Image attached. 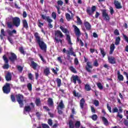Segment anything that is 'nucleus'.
Masks as SVG:
<instances>
[{"label": "nucleus", "instance_id": "1", "mask_svg": "<svg viewBox=\"0 0 128 128\" xmlns=\"http://www.w3.org/2000/svg\"><path fill=\"white\" fill-rule=\"evenodd\" d=\"M34 36L36 40V42L38 44L40 50H43L44 52H46V48H48L46 44L44 43V41L40 40V34H38V32H36L34 34Z\"/></svg>", "mask_w": 128, "mask_h": 128}, {"label": "nucleus", "instance_id": "2", "mask_svg": "<svg viewBox=\"0 0 128 128\" xmlns=\"http://www.w3.org/2000/svg\"><path fill=\"white\" fill-rule=\"evenodd\" d=\"M12 22H8L6 23L8 28H12L14 26L18 28L20 26V18L18 17H14L12 18Z\"/></svg>", "mask_w": 128, "mask_h": 128}, {"label": "nucleus", "instance_id": "3", "mask_svg": "<svg viewBox=\"0 0 128 128\" xmlns=\"http://www.w3.org/2000/svg\"><path fill=\"white\" fill-rule=\"evenodd\" d=\"M64 34H62V32H60V30H57L55 31V38L54 40L56 42V44H62V39H58V38H64Z\"/></svg>", "mask_w": 128, "mask_h": 128}, {"label": "nucleus", "instance_id": "4", "mask_svg": "<svg viewBox=\"0 0 128 128\" xmlns=\"http://www.w3.org/2000/svg\"><path fill=\"white\" fill-rule=\"evenodd\" d=\"M62 52L64 54L66 52V54H67L68 60H70V56H76V52H74V48H72V47H70V48H69V50H66V48H64L62 50Z\"/></svg>", "mask_w": 128, "mask_h": 128}, {"label": "nucleus", "instance_id": "5", "mask_svg": "<svg viewBox=\"0 0 128 128\" xmlns=\"http://www.w3.org/2000/svg\"><path fill=\"white\" fill-rule=\"evenodd\" d=\"M15 96L18 104H20V108H24V95L19 94H16Z\"/></svg>", "mask_w": 128, "mask_h": 128}, {"label": "nucleus", "instance_id": "6", "mask_svg": "<svg viewBox=\"0 0 128 128\" xmlns=\"http://www.w3.org/2000/svg\"><path fill=\"white\" fill-rule=\"evenodd\" d=\"M84 60L85 62H86V64L85 66V68L88 72H92V62H88V60L86 58V56H84Z\"/></svg>", "mask_w": 128, "mask_h": 128}, {"label": "nucleus", "instance_id": "7", "mask_svg": "<svg viewBox=\"0 0 128 128\" xmlns=\"http://www.w3.org/2000/svg\"><path fill=\"white\" fill-rule=\"evenodd\" d=\"M3 92L8 94L10 92V83H6L2 88Z\"/></svg>", "mask_w": 128, "mask_h": 128}, {"label": "nucleus", "instance_id": "8", "mask_svg": "<svg viewBox=\"0 0 128 128\" xmlns=\"http://www.w3.org/2000/svg\"><path fill=\"white\" fill-rule=\"evenodd\" d=\"M101 12H102V16L104 18V20H106V22H109L110 20V17L108 14L106 12V10H102Z\"/></svg>", "mask_w": 128, "mask_h": 128}, {"label": "nucleus", "instance_id": "9", "mask_svg": "<svg viewBox=\"0 0 128 128\" xmlns=\"http://www.w3.org/2000/svg\"><path fill=\"white\" fill-rule=\"evenodd\" d=\"M96 6H92L91 8L90 7H88L86 8V12L88 14V16H92L94 12H96Z\"/></svg>", "mask_w": 128, "mask_h": 128}, {"label": "nucleus", "instance_id": "10", "mask_svg": "<svg viewBox=\"0 0 128 128\" xmlns=\"http://www.w3.org/2000/svg\"><path fill=\"white\" fill-rule=\"evenodd\" d=\"M72 82L74 84H76V80L79 84H82V80H80V77L78 76V75L76 76H72Z\"/></svg>", "mask_w": 128, "mask_h": 128}, {"label": "nucleus", "instance_id": "11", "mask_svg": "<svg viewBox=\"0 0 128 128\" xmlns=\"http://www.w3.org/2000/svg\"><path fill=\"white\" fill-rule=\"evenodd\" d=\"M8 60L12 62H14L15 60H18V56H16V54L11 52L10 53V56H8Z\"/></svg>", "mask_w": 128, "mask_h": 128}, {"label": "nucleus", "instance_id": "12", "mask_svg": "<svg viewBox=\"0 0 128 128\" xmlns=\"http://www.w3.org/2000/svg\"><path fill=\"white\" fill-rule=\"evenodd\" d=\"M70 118L72 119H70L68 120V126L70 128H74V114L70 115Z\"/></svg>", "mask_w": 128, "mask_h": 128}, {"label": "nucleus", "instance_id": "13", "mask_svg": "<svg viewBox=\"0 0 128 128\" xmlns=\"http://www.w3.org/2000/svg\"><path fill=\"white\" fill-rule=\"evenodd\" d=\"M2 58L5 62V64H4L3 66V68L4 70H8V68H10V64H8V57H6V55L3 56Z\"/></svg>", "mask_w": 128, "mask_h": 128}, {"label": "nucleus", "instance_id": "14", "mask_svg": "<svg viewBox=\"0 0 128 128\" xmlns=\"http://www.w3.org/2000/svg\"><path fill=\"white\" fill-rule=\"evenodd\" d=\"M30 105L31 106H25L24 108V110L25 112H30V110H32V108H34V104L33 102H31L30 104Z\"/></svg>", "mask_w": 128, "mask_h": 128}, {"label": "nucleus", "instance_id": "15", "mask_svg": "<svg viewBox=\"0 0 128 128\" xmlns=\"http://www.w3.org/2000/svg\"><path fill=\"white\" fill-rule=\"evenodd\" d=\"M31 68L34 70H38L40 66H39V65L34 62V61H31Z\"/></svg>", "mask_w": 128, "mask_h": 128}, {"label": "nucleus", "instance_id": "16", "mask_svg": "<svg viewBox=\"0 0 128 128\" xmlns=\"http://www.w3.org/2000/svg\"><path fill=\"white\" fill-rule=\"evenodd\" d=\"M108 62L109 64H116V58L114 56H108Z\"/></svg>", "mask_w": 128, "mask_h": 128}, {"label": "nucleus", "instance_id": "17", "mask_svg": "<svg viewBox=\"0 0 128 128\" xmlns=\"http://www.w3.org/2000/svg\"><path fill=\"white\" fill-rule=\"evenodd\" d=\"M73 26L74 27V30L76 36H80L82 34L80 33V28H78V26H76L75 25H74Z\"/></svg>", "mask_w": 128, "mask_h": 128}, {"label": "nucleus", "instance_id": "18", "mask_svg": "<svg viewBox=\"0 0 128 128\" xmlns=\"http://www.w3.org/2000/svg\"><path fill=\"white\" fill-rule=\"evenodd\" d=\"M41 16L42 20H47L48 22H52V20L50 18V16H46V15L44 14H42Z\"/></svg>", "mask_w": 128, "mask_h": 128}, {"label": "nucleus", "instance_id": "19", "mask_svg": "<svg viewBox=\"0 0 128 128\" xmlns=\"http://www.w3.org/2000/svg\"><path fill=\"white\" fill-rule=\"evenodd\" d=\"M114 4L117 10H120L122 8V6L120 5V3L118 0H114Z\"/></svg>", "mask_w": 128, "mask_h": 128}, {"label": "nucleus", "instance_id": "20", "mask_svg": "<svg viewBox=\"0 0 128 128\" xmlns=\"http://www.w3.org/2000/svg\"><path fill=\"white\" fill-rule=\"evenodd\" d=\"M84 26L87 30H90L92 29V25L88 22H84Z\"/></svg>", "mask_w": 128, "mask_h": 128}, {"label": "nucleus", "instance_id": "21", "mask_svg": "<svg viewBox=\"0 0 128 128\" xmlns=\"http://www.w3.org/2000/svg\"><path fill=\"white\" fill-rule=\"evenodd\" d=\"M12 74L10 72H8L5 76L6 82H10V80H12Z\"/></svg>", "mask_w": 128, "mask_h": 128}, {"label": "nucleus", "instance_id": "22", "mask_svg": "<svg viewBox=\"0 0 128 128\" xmlns=\"http://www.w3.org/2000/svg\"><path fill=\"white\" fill-rule=\"evenodd\" d=\"M84 104H86V100H84V98H82L80 100V108L82 110H84Z\"/></svg>", "mask_w": 128, "mask_h": 128}, {"label": "nucleus", "instance_id": "23", "mask_svg": "<svg viewBox=\"0 0 128 128\" xmlns=\"http://www.w3.org/2000/svg\"><path fill=\"white\" fill-rule=\"evenodd\" d=\"M117 76H118V80H120V82L124 80V76H122V74H120V70H118L117 72Z\"/></svg>", "mask_w": 128, "mask_h": 128}, {"label": "nucleus", "instance_id": "24", "mask_svg": "<svg viewBox=\"0 0 128 128\" xmlns=\"http://www.w3.org/2000/svg\"><path fill=\"white\" fill-rule=\"evenodd\" d=\"M57 108H60V110H64V102H62V100H61Z\"/></svg>", "mask_w": 128, "mask_h": 128}, {"label": "nucleus", "instance_id": "25", "mask_svg": "<svg viewBox=\"0 0 128 128\" xmlns=\"http://www.w3.org/2000/svg\"><path fill=\"white\" fill-rule=\"evenodd\" d=\"M66 40L68 41V44H70L72 46V39L70 38V36L68 34H66Z\"/></svg>", "mask_w": 128, "mask_h": 128}, {"label": "nucleus", "instance_id": "26", "mask_svg": "<svg viewBox=\"0 0 128 128\" xmlns=\"http://www.w3.org/2000/svg\"><path fill=\"white\" fill-rule=\"evenodd\" d=\"M48 106H54V100L52 98H48Z\"/></svg>", "mask_w": 128, "mask_h": 128}, {"label": "nucleus", "instance_id": "27", "mask_svg": "<svg viewBox=\"0 0 128 128\" xmlns=\"http://www.w3.org/2000/svg\"><path fill=\"white\" fill-rule=\"evenodd\" d=\"M22 24L23 28H26V30L28 28V21H26V20H22Z\"/></svg>", "mask_w": 128, "mask_h": 128}, {"label": "nucleus", "instance_id": "28", "mask_svg": "<svg viewBox=\"0 0 128 128\" xmlns=\"http://www.w3.org/2000/svg\"><path fill=\"white\" fill-rule=\"evenodd\" d=\"M44 75L46 76H48V74H50V68H46L44 70Z\"/></svg>", "mask_w": 128, "mask_h": 128}, {"label": "nucleus", "instance_id": "29", "mask_svg": "<svg viewBox=\"0 0 128 128\" xmlns=\"http://www.w3.org/2000/svg\"><path fill=\"white\" fill-rule=\"evenodd\" d=\"M114 48H116V46L114 44H111L110 46V54H112V52H114Z\"/></svg>", "mask_w": 128, "mask_h": 128}, {"label": "nucleus", "instance_id": "30", "mask_svg": "<svg viewBox=\"0 0 128 128\" xmlns=\"http://www.w3.org/2000/svg\"><path fill=\"white\" fill-rule=\"evenodd\" d=\"M60 29L64 34H70V32L67 28H64L62 26H60Z\"/></svg>", "mask_w": 128, "mask_h": 128}, {"label": "nucleus", "instance_id": "31", "mask_svg": "<svg viewBox=\"0 0 128 128\" xmlns=\"http://www.w3.org/2000/svg\"><path fill=\"white\" fill-rule=\"evenodd\" d=\"M100 54L102 55V58H104L106 56V52H104V48H100Z\"/></svg>", "mask_w": 128, "mask_h": 128}, {"label": "nucleus", "instance_id": "32", "mask_svg": "<svg viewBox=\"0 0 128 128\" xmlns=\"http://www.w3.org/2000/svg\"><path fill=\"white\" fill-rule=\"evenodd\" d=\"M42 101L40 100V98H36L35 100V104L37 106L40 105Z\"/></svg>", "mask_w": 128, "mask_h": 128}, {"label": "nucleus", "instance_id": "33", "mask_svg": "<svg viewBox=\"0 0 128 128\" xmlns=\"http://www.w3.org/2000/svg\"><path fill=\"white\" fill-rule=\"evenodd\" d=\"M102 120L104 122V124H105V126H108V119H106V117H102Z\"/></svg>", "mask_w": 128, "mask_h": 128}, {"label": "nucleus", "instance_id": "34", "mask_svg": "<svg viewBox=\"0 0 128 128\" xmlns=\"http://www.w3.org/2000/svg\"><path fill=\"white\" fill-rule=\"evenodd\" d=\"M72 94L74 96H76V98H80V94L79 92L76 93V90H73Z\"/></svg>", "mask_w": 128, "mask_h": 128}, {"label": "nucleus", "instance_id": "35", "mask_svg": "<svg viewBox=\"0 0 128 128\" xmlns=\"http://www.w3.org/2000/svg\"><path fill=\"white\" fill-rule=\"evenodd\" d=\"M120 42V37L118 36L115 40V44L116 46H118Z\"/></svg>", "mask_w": 128, "mask_h": 128}, {"label": "nucleus", "instance_id": "36", "mask_svg": "<svg viewBox=\"0 0 128 128\" xmlns=\"http://www.w3.org/2000/svg\"><path fill=\"white\" fill-rule=\"evenodd\" d=\"M8 36H12L13 34H16V30H13L12 31L9 30L8 32Z\"/></svg>", "mask_w": 128, "mask_h": 128}, {"label": "nucleus", "instance_id": "37", "mask_svg": "<svg viewBox=\"0 0 128 128\" xmlns=\"http://www.w3.org/2000/svg\"><path fill=\"white\" fill-rule=\"evenodd\" d=\"M56 82H57V86L58 88H60L62 86V80L59 78H57Z\"/></svg>", "mask_w": 128, "mask_h": 128}, {"label": "nucleus", "instance_id": "38", "mask_svg": "<svg viewBox=\"0 0 128 128\" xmlns=\"http://www.w3.org/2000/svg\"><path fill=\"white\" fill-rule=\"evenodd\" d=\"M85 90L86 92H90V90H92V88L88 84H86L85 85Z\"/></svg>", "mask_w": 128, "mask_h": 128}, {"label": "nucleus", "instance_id": "39", "mask_svg": "<svg viewBox=\"0 0 128 128\" xmlns=\"http://www.w3.org/2000/svg\"><path fill=\"white\" fill-rule=\"evenodd\" d=\"M76 128H80V121H76L74 124Z\"/></svg>", "mask_w": 128, "mask_h": 128}, {"label": "nucleus", "instance_id": "40", "mask_svg": "<svg viewBox=\"0 0 128 128\" xmlns=\"http://www.w3.org/2000/svg\"><path fill=\"white\" fill-rule=\"evenodd\" d=\"M19 52H20V54H24V56L26 54V52L24 50V48H22V46L19 48Z\"/></svg>", "mask_w": 128, "mask_h": 128}, {"label": "nucleus", "instance_id": "41", "mask_svg": "<svg viewBox=\"0 0 128 128\" xmlns=\"http://www.w3.org/2000/svg\"><path fill=\"white\" fill-rule=\"evenodd\" d=\"M70 70H71V72H74V74H78V72H76V68H74V66H70Z\"/></svg>", "mask_w": 128, "mask_h": 128}, {"label": "nucleus", "instance_id": "42", "mask_svg": "<svg viewBox=\"0 0 128 128\" xmlns=\"http://www.w3.org/2000/svg\"><path fill=\"white\" fill-rule=\"evenodd\" d=\"M66 19L68 22H70V20H72V18L70 17V14L66 13Z\"/></svg>", "mask_w": 128, "mask_h": 128}, {"label": "nucleus", "instance_id": "43", "mask_svg": "<svg viewBox=\"0 0 128 128\" xmlns=\"http://www.w3.org/2000/svg\"><path fill=\"white\" fill-rule=\"evenodd\" d=\"M91 118L92 120H98V115L96 114H93L91 116Z\"/></svg>", "mask_w": 128, "mask_h": 128}, {"label": "nucleus", "instance_id": "44", "mask_svg": "<svg viewBox=\"0 0 128 128\" xmlns=\"http://www.w3.org/2000/svg\"><path fill=\"white\" fill-rule=\"evenodd\" d=\"M97 86L100 90H104V86L102 84V83L98 82L96 84Z\"/></svg>", "mask_w": 128, "mask_h": 128}, {"label": "nucleus", "instance_id": "45", "mask_svg": "<svg viewBox=\"0 0 128 128\" xmlns=\"http://www.w3.org/2000/svg\"><path fill=\"white\" fill-rule=\"evenodd\" d=\"M10 100L12 102H16V96L14 94L10 95Z\"/></svg>", "mask_w": 128, "mask_h": 128}, {"label": "nucleus", "instance_id": "46", "mask_svg": "<svg viewBox=\"0 0 128 128\" xmlns=\"http://www.w3.org/2000/svg\"><path fill=\"white\" fill-rule=\"evenodd\" d=\"M51 70H52V72L54 73V74H58V68H56V70H54V68H51Z\"/></svg>", "mask_w": 128, "mask_h": 128}, {"label": "nucleus", "instance_id": "47", "mask_svg": "<svg viewBox=\"0 0 128 128\" xmlns=\"http://www.w3.org/2000/svg\"><path fill=\"white\" fill-rule=\"evenodd\" d=\"M27 88H28V90H30V92L32 91V84L28 83L27 84Z\"/></svg>", "mask_w": 128, "mask_h": 128}, {"label": "nucleus", "instance_id": "48", "mask_svg": "<svg viewBox=\"0 0 128 128\" xmlns=\"http://www.w3.org/2000/svg\"><path fill=\"white\" fill-rule=\"evenodd\" d=\"M112 114H114L116 112H118V108L116 107H114V108H113L112 109Z\"/></svg>", "mask_w": 128, "mask_h": 128}, {"label": "nucleus", "instance_id": "49", "mask_svg": "<svg viewBox=\"0 0 128 128\" xmlns=\"http://www.w3.org/2000/svg\"><path fill=\"white\" fill-rule=\"evenodd\" d=\"M28 78L30 80H34V76H32V73H29L28 74Z\"/></svg>", "mask_w": 128, "mask_h": 128}, {"label": "nucleus", "instance_id": "50", "mask_svg": "<svg viewBox=\"0 0 128 128\" xmlns=\"http://www.w3.org/2000/svg\"><path fill=\"white\" fill-rule=\"evenodd\" d=\"M57 4L58 6H62V4H64V2L61 0H58L57 1Z\"/></svg>", "mask_w": 128, "mask_h": 128}, {"label": "nucleus", "instance_id": "51", "mask_svg": "<svg viewBox=\"0 0 128 128\" xmlns=\"http://www.w3.org/2000/svg\"><path fill=\"white\" fill-rule=\"evenodd\" d=\"M94 106H100V102H98V100H94Z\"/></svg>", "mask_w": 128, "mask_h": 128}, {"label": "nucleus", "instance_id": "52", "mask_svg": "<svg viewBox=\"0 0 128 128\" xmlns=\"http://www.w3.org/2000/svg\"><path fill=\"white\" fill-rule=\"evenodd\" d=\"M76 18H77L78 24H82V20H80V17L77 16H76Z\"/></svg>", "mask_w": 128, "mask_h": 128}, {"label": "nucleus", "instance_id": "53", "mask_svg": "<svg viewBox=\"0 0 128 128\" xmlns=\"http://www.w3.org/2000/svg\"><path fill=\"white\" fill-rule=\"evenodd\" d=\"M38 56L40 58L42 62H44L45 64L46 62V61L44 60V57H42V54H38Z\"/></svg>", "mask_w": 128, "mask_h": 128}, {"label": "nucleus", "instance_id": "54", "mask_svg": "<svg viewBox=\"0 0 128 128\" xmlns=\"http://www.w3.org/2000/svg\"><path fill=\"white\" fill-rule=\"evenodd\" d=\"M8 40L10 42V44H14V40H12V38L10 36H8Z\"/></svg>", "mask_w": 128, "mask_h": 128}, {"label": "nucleus", "instance_id": "55", "mask_svg": "<svg viewBox=\"0 0 128 128\" xmlns=\"http://www.w3.org/2000/svg\"><path fill=\"white\" fill-rule=\"evenodd\" d=\"M17 68L18 72H22V70H24V68H22V66H18Z\"/></svg>", "mask_w": 128, "mask_h": 128}, {"label": "nucleus", "instance_id": "56", "mask_svg": "<svg viewBox=\"0 0 128 128\" xmlns=\"http://www.w3.org/2000/svg\"><path fill=\"white\" fill-rule=\"evenodd\" d=\"M114 34L115 36H120V32H118V29H116L114 30Z\"/></svg>", "mask_w": 128, "mask_h": 128}, {"label": "nucleus", "instance_id": "57", "mask_svg": "<svg viewBox=\"0 0 128 128\" xmlns=\"http://www.w3.org/2000/svg\"><path fill=\"white\" fill-rule=\"evenodd\" d=\"M52 16L54 18V20H56V12H52Z\"/></svg>", "mask_w": 128, "mask_h": 128}, {"label": "nucleus", "instance_id": "58", "mask_svg": "<svg viewBox=\"0 0 128 128\" xmlns=\"http://www.w3.org/2000/svg\"><path fill=\"white\" fill-rule=\"evenodd\" d=\"M122 36H123V37H124V38L125 40V42H128V36H126V35L124 34H122Z\"/></svg>", "mask_w": 128, "mask_h": 128}, {"label": "nucleus", "instance_id": "59", "mask_svg": "<svg viewBox=\"0 0 128 128\" xmlns=\"http://www.w3.org/2000/svg\"><path fill=\"white\" fill-rule=\"evenodd\" d=\"M93 65L94 66H96L98 67V60H95Z\"/></svg>", "mask_w": 128, "mask_h": 128}, {"label": "nucleus", "instance_id": "60", "mask_svg": "<svg viewBox=\"0 0 128 128\" xmlns=\"http://www.w3.org/2000/svg\"><path fill=\"white\" fill-rule=\"evenodd\" d=\"M1 35L3 36H6V32H4V29L2 28L0 32Z\"/></svg>", "mask_w": 128, "mask_h": 128}, {"label": "nucleus", "instance_id": "61", "mask_svg": "<svg viewBox=\"0 0 128 128\" xmlns=\"http://www.w3.org/2000/svg\"><path fill=\"white\" fill-rule=\"evenodd\" d=\"M42 128H50V126H48V124H42Z\"/></svg>", "mask_w": 128, "mask_h": 128}, {"label": "nucleus", "instance_id": "62", "mask_svg": "<svg viewBox=\"0 0 128 128\" xmlns=\"http://www.w3.org/2000/svg\"><path fill=\"white\" fill-rule=\"evenodd\" d=\"M56 110H58V112L59 114H62V110H60V108H56Z\"/></svg>", "mask_w": 128, "mask_h": 128}, {"label": "nucleus", "instance_id": "63", "mask_svg": "<svg viewBox=\"0 0 128 128\" xmlns=\"http://www.w3.org/2000/svg\"><path fill=\"white\" fill-rule=\"evenodd\" d=\"M48 124H49V126H52V119H49L48 120Z\"/></svg>", "mask_w": 128, "mask_h": 128}, {"label": "nucleus", "instance_id": "64", "mask_svg": "<svg viewBox=\"0 0 128 128\" xmlns=\"http://www.w3.org/2000/svg\"><path fill=\"white\" fill-rule=\"evenodd\" d=\"M124 126L128 127V119L125 120H124Z\"/></svg>", "mask_w": 128, "mask_h": 128}]
</instances>
